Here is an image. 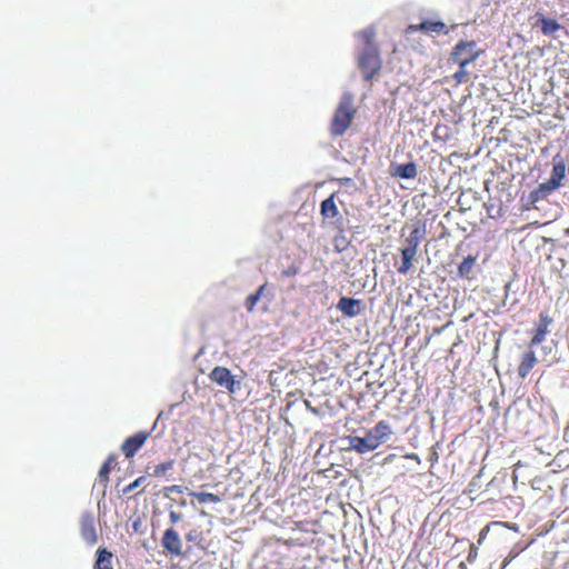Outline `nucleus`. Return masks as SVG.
Wrapping results in <instances>:
<instances>
[{"mask_svg":"<svg viewBox=\"0 0 569 569\" xmlns=\"http://www.w3.org/2000/svg\"><path fill=\"white\" fill-rule=\"evenodd\" d=\"M492 526H505V527H507V523L506 522H501V521H492L489 525H487L480 531V533H479L478 543H481L483 541V539L487 537L488 531L490 530V527H492Z\"/></svg>","mask_w":569,"mask_h":569,"instance_id":"nucleus-29","label":"nucleus"},{"mask_svg":"<svg viewBox=\"0 0 569 569\" xmlns=\"http://www.w3.org/2000/svg\"><path fill=\"white\" fill-rule=\"evenodd\" d=\"M483 50L478 48L477 42L471 40H461L452 49L450 53V61L458 64V67H467L476 61Z\"/></svg>","mask_w":569,"mask_h":569,"instance_id":"nucleus-3","label":"nucleus"},{"mask_svg":"<svg viewBox=\"0 0 569 569\" xmlns=\"http://www.w3.org/2000/svg\"><path fill=\"white\" fill-rule=\"evenodd\" d=\"M112 553L107 549L98 550V558L96 561V569H113L111 565Z\"/></svg>","mask_w":569,"mask_h":569,"instance_id":"nucleus-21","label":"nucleus"},{"mask_svg":"<svg viewBox=\"0 0 569 569\" xmlns=\"http://www.w3.org/2000/svg\"><path fill=\"white\" fill-rule=\"evenodd\" d=\"M181 518H182V515L180 512L172 510L169 513V519H170L171 523H173V525L179 522L181 520Z\"/></svg>","mask_w":569,"mask_h":569,"instance_id":"nucleus-33","label":"nucleus"},{"mask_svg":"<svg viewBox=\"0 0 569 569\" xmlns=\"http://www.w3.org/2000/svg\"><path fill=\"white\" fill-rule=\"evenodd\" d=\"M538 24L540 26L541 32L546 36H551L561 28L557 20L547 17H540Z\"/></svg>","mask_w":569,"mask_h":569,"instance_id":"nucleus-19","label":"nucleus"},{"mask_svg":"<svg viewBox=\"0 0 569 569\" xmlns=\"http://www.w3.org/2000/svg\"><path fill=\"white\" fill-rule=\"evenodd\" d=\"M146 479L147 478L144 476L138 477L133 482L129 483L127 487L123 488V495L131 493L134 489L140 487L146 481Z\"/></svg>","mask_w":569,"mask_h":569,"instance_id":"nucleus-28","label":"nucleus"},{"mask_svg":"<svg viewBox=\"0 0 569 569\" xmlns=\"http://www.w3.org/2000/svg\"><path fill=\"white\" fill-rule=\"evenodd\" d=\"M538 363V358L533 348H529L520 358V362L518 365V377L520 379H526L533 367Z\"/></svg>","mask_w":569,"mask_h":569,"instance_id":"nucleus-12","label":"nucleus"},{"mask_svg":"<svg viewBox=\"0 0 569 569\" xmlns=\"http://www.w3.org/2000/svg\"><path fill=\"white\" fill-rule=\"evenodd\" d=\"M192 538H193V535H191V533H188V535H187V539H188V540H192Z\"/></svg>","mask_w":569,"mask_h":569,"instance_id":"nucleus-39","label":"nucleus"},{"mask_svg":"<svg viewBox=\"0 0 569 569\" xmlns=\"http://www.w3.org/2000/svg\"><path fill=\"white\" fill-rule=\"evenodd\" d=\"M475 555H477V551H473V553H472V549H471L469 555H468V560H470L471 557H475Z\"/></svg>","mask_w":569,"mask_h":569,"instance_id":"nucleus-34","label":"nucleus"},{"mask_svg":"<svg viewBox=\"0 0 569 569\" xmlns=\"http://www.w3.org/2000/svg\"><path fill=\"white\" fill-rule=\"evenodd\" d=\"M361 36V39L363 40L366 47L365 48H370V47H376L375 43H373V39H375V30L373 29H366L363 31H361L360 33Z\"/></svg>","mask_w":569,"mask_h":569,"instance_id":"nucleus-27","label":"nucleus"},{"mask_svg":"<svg viewBox=\"0 0 569 569\" xmlns=\"http://www.w3.org/2000/svg\"><path fill=\"white\" fill-rule=\"evenodd\" d=\"M453 79L457 84L466 83L470 79V73L467 70V67H459V69L453 73Z\"/></svg>","mask_w":569,"mask_h":569,"instance_id":"nucleus-26","label":"nucleus"},{"mask_svg":"<svg viewBox=\"0 0 569 569\" xmlns=\"http://www.w3.org/2000/svg\"><path fill=\"white\" fill-rule=\"evenodd\" d=\"M392 435L391 426L386 421L381 420L376 423L373 428L366 432L367 441H369L372 449H377L380 445L387 442Z\"/></svg>","mask_w":569,"mask_h":569,"instance_id":"nucleus-6","label":"nucleus"},{"mask_svg":"<svg viewBox=\"0 0 569 569\" xmlns=\"http://www.w3.org/2000/svg\"><path fill=\"white\" fill-rule=\"evenodd\" d=\"M552 323V318L546 313L541 312L539 315V320L536 323V327L532 331V337L529 341V348H535L539 346L542 341H545L547 335L549 333V326Z\"/></svg>","mask_w":569,"mask_h":569,"instance_id":"nucleus-7","label":"nucleus"},{"mask_svg":"<svg viewBox=\"0 0 569 569\" xmlns=\"http://www.w3.org/2000/svg\"><path fill=\"white\" fill-rule=\"evenodd\" d=\"M298 273H299V267H297L296 264H291L286 270L282 271V276L287 277V278L293 277Z\"/></svg>","mask_w":569,"mask_h":569,"instance_id":"nucleus-31","label":"nucleus"},{"mask_svg":"<svg viewBox=\"0 0 569 569\" xmlns=\"http://www.w3.org/2000/svg\"><path fill=\"white\" fill-rule=\"evenodd\" d=\"M459 569H468L465 562H460Z\"/></svg>","mask_w":569,"mask_h":569,"instance_id":"nucleus-37","label":"nucleus"},{"mask_svg":"<svg viewBox=\"0 0 569 569\" xmlns=\"http://www.w3.org/2000/svg\"><path fill=\"white\" fill-rule=\"evenodd\" d=\"M475 555H477V551H473V553H472V549H471L469 555H468V560H470L471 557H475Z\"/></svg>","mask_w":569,"mask_h":569,"instance_id":"nucleus-35","label":"nucleus"},{"mask_svg":"<svg viewBox=\"0 0 569 569\" xmlns=\"http://www.w3.org/2000/svg\"><path fill=\"white\" fill-rule=\"evenodd\" d=\"M266 288H267V283H263L262 286L259 287V289L254 293H251L247 297L246 308L249 312L253 311L257 302L260 300V298L264 293Z\"/></svg>","mask_w":569,"mask_h":569,"instance_id":"nucleus-23","label":"nucleus"},{"mask_svg":"<svg viewBox=\"0 0 569 569\" xmlns=\"http://www.w3.org/2000/svg\"><path fill=\"white\" fill-rule=\"evenodd\" d=\"M356 114L357 108L353 104L352 94L343 93L330 120V136L333 138L343 136L351 127Z\"/></svg>","mask_w":569,"mask_h":569,"instance_id":"nucleus-2","label":"nucleus"},{"mask_svg":"<svg viewBox=\"0 0 569 569\" xmlns=\"http://www.w3.org/2000/svg\"><path fill=\"white\" fill-rule=\"evenodd\" d=\"M80 535L82 539L90 546L98 541L94 517L92 513H84L80 520Z\"/></svg>","mask_w":569,"mask_h":569,"instance_id":"nucleus-11","label":"nucleus"},{"mask_svg":"<svg viewBox=\"0 0 569 569\" xmlns=\"http://www.w3.org/2000/svg\"><path fill=\"white\" fill-rule=\"evenodd\" d=\"M552 170L547 181L539 183L536 189L529 193V200L531 203H536L542 199H546L553 191L563 186V180L569 170L568 159L561 153H556L551 160Z\"/></svg>","mask_w":569,"mask_h":569,"instance_id":"nucleus-1","label":"nucleus"},{"mask_svg":"<svg viewBox=\"0 0 569 569\" xmlns=\"http://www.w3.org/2000/svg\"><path fill=\"white\" fill-rule=\"evenodd\" d=\"M425 233H426L425 227L420 226V224H416L412 228L410 234L405 240V242L407 244L406 247L418 250V246L421 242V240L425 238Z\"/></svg>","mask_w":569,"mask_h":569,"instance_id":"nucleus-18","label":"nucleus"},{"mask_svg":"<svg viewBox=\"0 0 569 569\" xmlns=\"http://www.w3.org/2000/svg\"><path fill=\"white\" fill-rule=\"evenodd\" d=\"M189 495L192 496L193 498H196L200 503H207V502L218 503L221 500L218 495L212 493V492L190 491Z\"/></svg>","mask_w":569,"mask_h":569,"instance_id":"nucleus-24","label":"nucleus"},{"mask_svg":"<svg viewBox=\"0 0 569 569\" xmlns=\"http://www.w3.org/2000/svg\"><path fill=\"white\" fill-rule=\"evenodd\" d=\"M475 555H477V551H473V553H472V549H471L469 555H468V560H470L471 557H475Z\"/></svg>","mask_w":569,"mask_h":569,"instance_id":"nucleus-36","label":"nucleus"},{"mask_svg":"<svg viewBox=\"0 0 569 569\" xmlns=\"http://www.w3.org/2000/svg\"><path fill=\"white\" fill-rule=\"evenodd\" d=\"M335 197L336 193L330 194L320 204V214L325 221L332 219H337L340 222L342 221V216L340 214L339 209L336 204Z\"/></svg>","mask_w":569,"mask_h":569,"instance_id":"nucleus-13","label":"nucleus"},{"mask_svg":"<svg viewBox=\"0 0 569 569\" xmlns=\"http://www.w3.org/2000/svg\"><path fill=\"white\" fill-rule=\"evenodd\" d=\"M209 379L219 387L227 389L231 395L238 391L241 385L239 380L234 379L228 368L221 366H217L211 370Z\"/></svg>","mask_w":569,"mask_h":569,"instance_id":"nucleus-5","label":"nucleus"},{"mask_svg":"<svg viewBox=\"0 0 569 569\" xmlns=\"http://www.w3.org/2000/svg\"><path fill=\"white\" fill-rule=\"evenodd\" d=\"M192 538H193V535H191V533H188V535H187V539H188V540H192Z\"/></svg>","mask_w":569,"mask_h":569,"instance_id":"nucleus-38","label":"nucleus"},{"mask_svg":"<svg viewBox=\"0 0 569 569\" xmlns=\"http://www.w3.org/2000/svg\"><path fill=\"white\" fill-rule=\"evenodd\" d=\"M418 174V168L415 162H408L403 164L397 166L392 176L402 178V179H415Z\"/></svg>","mask_w":569,"mask_h":569,"instance_id":"nucleus-17","label":"nucleus"},{"mask_svg":"<svg viewBox=\"0 0 569 569\" xmlns=\"http://www.w3.org/2000/svg\"><path fill=\"white\" fill-rule=\"evenodd\" d=\"M476 263V258L472 256L466 257L462 262L458 266V274L461 278H470V273Z\"/></svg>","mask_w":569,"mask_h":569,"instance_id":"nucleus-22","label":"nucleus"},{"mask_svg":"<svg viewBox=\"0 0 569 569\" xmlns=\"http://www.w3.org/2000/svg\"><path fill=\"white\" fill-rule=\"evenodd\" d=\"M358 67L365 80L371 81L382 68L379 49L377 47L363 48L358 57Z\"/></svg>","mask_w":569,"mask_h":569,"instance_id":"nucleus-4","label":"nucleus"},{"mask_svg":"<svg viewBox=\"0 0 569 569\" xmlns=\"http://www.w3.org/2000/svg\"><path fill=\"white\" fill-rule=\"evenodd\" d=\"M337 308L345 317L353 318L363 312L366 305L360 299L341 297L338 301Z\"/></svg>","mask_w":569,"mask_h":569,"instance_id":"nucleus-10","label":"nucleus"},{"mask_svg":"<svg viewBox=\"0 0 569 569\" xmlns=\"http://www.w3.org/2000/svg\"><path fill=\"white\" fill-rule=\"evenodd\" d=\"M174 466V460L170 459L162 463H159L154 467L152 476L156 478L163 477L168 471L172 470Z\"/></svg>","mask_w":569,"mask_h":569,"instance_id":"nucleus-25","label":"nucleus"},{"mask_svg":"<svg viewBox=\"0 0 569 569\" xmlns=\"http://www.w3.org/2000/svg\"><path fill=\"white\" fill-rule=\"evenodd\" d=\"M163 492H164L166 497H169L170 493H182L183 492V488L181 486H179V485H172V486H169V487H164Z\"/></svg>","mask_w":569,"mask_h":569,"instance_id":"nucleus-30","label":"nucleus"},{"mask_svg":"<svg viewBox=\"0 0 569 569\" xmlns=\"http://www.w3.org/2000/svg\"><path fill=\"white\" fill-rule=\"evenodd\" d=\"M161 546L169 555L179 557L182 555V541L173 528H168L162 536Z\"/></svg>","mask_w":569,"mask_h":569,"instance_id":"nucleus-9","label":"nucleus"},{"mask_svg":"<svg viewBox=\"0 0 569 569\" xmlns=\"http://www.w3.org/2000/svg\"><path fill=\"white\" fill-rule=\"evenodd\" d=\"M446 29V24L441 21H423L419 24L409 26L408 30L411 32L415 31H423V32H435L441 33Z\"/></svg>","mask_w":569,"mask_h":569,"instance_id":"nucleus-14","label":"nucleus"},{"mask_svg":"<svg viewBox=\"0 0 569 569\" xmlns=\"http://www.w3.org/2000/svg\"><path fill=\"white\" fill-rule=\"evenodd\" d=\"M519 551L516 549L510 550L509 555L505 558L501 569H505L517 556Z\"/></svg>","mask_w":569,"mask_h":569,"instance_id":"nucleus-32","label":"nucleus"},{"mask_svg":"<svg viewBox=\"0 0 569 569\" xmlns=\"http://www.w3.org/2000/svg\"><path fill=\"white\" fill-rule=\"evenodd\" d=\"M150 437L148 431H139L128 437L121 445V451L126 458H132L142 448L147 439Z\"/></svg>","mask_w":569,"mask_h":569,"instance_id":"nucleus-8","label":"nucleus"},{"mask_svg":"<svg viewBox=\"0 0 569 569\" xmlns=\"http://www.w3.org/2000/svg\"><path fill=\"white\" fill-rule=\"evenodd\" d=\"M400 251H401V263L397 270L400 274H406L412 267V261L417 254V249L405 247Z\"/></svg>","mask_w":569,"mask_h":569,"instance_id":"nucleus-15","label":"nucleus"},{"mask_svg":"<svg viewBox=\"0 0 569 569\" xmlns=\"http://www.w3.org/2000/svg\"><path fill=\"white\" fill-rule=\"evenodd\" d=\"M116 465H117V457L114 453H111L108 456V458L101 466L99 473H98V479L104 487L107 486V483L109 481V473L116 467Z\"/></svg>","mask_w":569,"mask_h":569,"instance_id":"nucleus-16","label":"nucleus"},{"mask_svg":"<svg viewBox=\"0 0 569 569\" xmlns=\"http://www.w3.org/2000/svg\"><path fill=\"white\" fill-rule=\"evenodd\" d=\"M349 447L359 453H366L369 451H373L369 441H367L366 436L365 437H357V436L349 437Z\"/></svg>","mask_w":569,"mask_h":569,"instance_id":"nucleus-20","label":"nucleus"}]
</instances>
